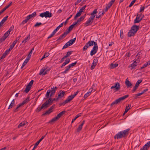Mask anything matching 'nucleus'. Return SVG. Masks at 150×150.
Listing matches in <instances>:
<instances>
[{
	"label": "nucleus",
	"instance_id": "f257e3e1",
	"mask_svg": "<svg viewBox=\"0 0 150 150\" xmlns=\"http://www.w3.org/2000/svg\"><path fill=\"white\" fill-rule=\"evenodd\" d=\"M129 130V129H128L120 132L114 136V139H119L125 137L128 135Z\"/></svg>",
	"mask_w": 150,
	"mask_h": 150
},
{
	"label": "nucleus",
	"instance_id": "f03ea898",
	"mask_svg": "<svg viewBox=\"0 0 150 150\" xmlns=\"http://www.w3.org/2000/svg\"><path fill=\"white\" fill-rule=\"evenodd\" d=\"M97 9H95L93 12L91 14L90 17L85 23L84 25L86 27L92 24L95 18V14L97 13Z\"/></svg>",
	"mask_w": 150,
	"mask_h": 150
},
{
	"label": "nucleus",
	"instance_id": "7ed1b4c3",
	"mask_svg": "<svg viewBox=\"0 0 150 150\" xmlns=\"http://www.w3.org/2000/svg\"><path fill=\"white\" fill-rule=\"evenodd\" d=\"M139 28V25H133L128 33V36L129 37L134 36Z\"/></svg>",
	"mask_w": 150,
	"mask_h": 150
},
{
	"label": "nucleus",
	"instance_id": "20e7f679",
	"mask_svg": "<svg viewBox=\"0 0 150 150\" xmlns=\"http://www.w3.org/2000/svg\"><path fill=\"white\" fill-rule=\"evenodd\" d=\"M144 16L142 13L138 14L137 15L136 18L134 21V24L138 23L140 22Z\"/></svg>",
	"mask_w": 150,
	"mask_h": 150
},
{
	"label": "nucleus",
	"instance_id": "39448f33",
	"mask_svg": "<svg viewBox=\"0 0 150 150\" xmlns=\"http://www.w3.org/2000/svg\"><path fill=\"white\" fill-rule=\"evenodd\" d=\"M51 90H48L47 91L46 94V97L47 98H49V97H51L55 92L56 91L54 89V87L51 88Z\"/></svg>",
	"mask_w": 150,
	"mask_h": 150
},
{
	"label": "nucleus",
	"instance_id": "423d86ee",
	"mask_svg": "<svg viewBox=\"0 0 150 150\" xmlns=\"http://www.w3.org/2000/svg\"><path fill=\"white\" fill-rule=\"evenodd\" d=\"M39 16L43 18H50L52 16V13L48 11H46L45 12L41 13Z\"/></svg>",
	"mask_w": 150,
	"mask_h": 150
},
{
	"label": "nucleus",
	"instance_id": "0eeeda50",
	"mask_svg": "<svg viewBox=\"0 0 150 150\" xmlns=\"http://www.w3.org/2000/svg\"><path fill=\"white\" fill-rule=\"evenodd\" d=\"M48 107L46 102H45L43 104L41 107H38L36 110V111L39 112L41 111V110L43 109H46Z\"/></svg>",
	"mask_w": 150,
	"mask_h": 150
},
{
	"label": "nucleus",
	"instance_id": "6e6552de",
	"mask_svg": "<svg viewBox=\"0 0 150 150\" xmlns=\"http://www.w3.org/2000/svg\"><path fill=\"white\" fill-rule=\"evenodd\" d=\"M73 95H71V96L68 97L65 100V101L61 104L62 105H65V104L69 102L74 97Z\"/></svg>",
	"mask_w": 150,
	"mask_h": 150
},
{
	"label": "nucleus",
	"instance_id": "1a4fd4ad",
	"mask_svg": "<svg viewBox=\"0 0 150 150\" xmlns=\"http://www.w3.org/2000/svg\"><path fill=\"white\" fill-rule=\"evenodd\" d=\"M58 99L59 98L58 97L57 98H54L53 99H52L51 98H50L48 100H47L45 102L47 103L48 107H49L50 105L52 104L53 101L55 100L57 101L58 100Z\"/></svg>",
	"mask_w": 150,
	"mask_h": 150
},
{
	"label": "nucleus",
	"instance_id": "9d476101",
	"mask_svg": "<svg viewBox=\"0 0 150 150\" xmlns=\"http://www.w3.org/2000/svg\"><path fill=\"white\" fill-rule=\"evenodd\" d=\"M98 49V46L97 44L94 46L90 52V55L92 56L95 54L97 52Z\"/></svg>",
	"mask_w": 150,
	"mask_h": 150
},
{
	"label": "nucleus",
	"instance_id": "9b49d317",
	"mask_svg": "<svg viewBox=\"0 0 150 150\" xmlns=\"http://www.w3.org/2000/svg\"><path fill=\"white\" fill-rule=\"evenodd\" d=\"M129 96L128 95H127L123 96L120 97L119 98L115 100L116 103L117 104L120 103L123 100L125 99L126 98L128 97Z\"/></svg>",
	"mask_w": 150,
	"mask_h": 150
},
{
	"label": "nucleus",
	"instance_id": "f8f14e48",
	"mask_svg": "<svg viewBox=\"0 0 150 150\" xmlns=\"http://www.w3.org/2000/svg\"><path fill=\"white\" fill-rule=\"evenodd\" d=\"M47 134V133H46L45 135L43 136L35 144L34 147L32 150H34L36 149L40 142L45 137Z\"/></svg>",
	"mask_w": 150,
	"mask_h": 150
},
{
	"label": "nucleus",
	"instance_id": "ddd939ff",
	"mask_svg": "<svg viewBox=\"0 0 150 150\" xmlns=\"http://www.w3.org/2000/svg\"><path fill=\"white\" fill-rule=\"evenodd\" d=\"M50 69H46L44 68V69H41L39 73V75H45L47 74V71L50 70Z\"/></svg>",
	"mask_w": 150,
	"mask_h": 150
},
{
	"label": "nucleus",
	"instance_id": "4468645a",
	"mask_svg": "<svg viewBox=\"0 0 150 150\" xmlns=\"http://www.w3.org/2000/svg\"><path fill=\"white\" fill-rule=\"evenodd\" d=\"M150 147V141L148 142L140 150H147Z\"/></svg>",
	"mask_w": 150,
	"mask_h": 150
},
{
	"label": "nucleus",
	"instance_id": "2eb2a0df",
	"mask_svg": "<svg viewBox=\"0 0 150 150\" xmlns=\"http://www.w3.org/2000/svg\"><path fill=\"white\" fill-rule=\"evenodd\" d=\"M54 105H52L50 108L48 110L46 111L43 114V115H45L50 114L51 112H52V110L54 108Z\"/></svg>",
	"mask_w": 150,
	"mask_h": 150
},
{
	"label": "nucleus",
	"instance_id": "dca6fc26",
	"mask_svg": "<svg viewBox=\"0 0 150 150\" xmlns=\"http://www.w3.org/2000/svg\"><path fill=\"white\" fill-rule=\"evenodd\" d=\"M12 2H11L9 4L4 8L0 11V15L2 14L7 8H8L12 4Z\"/></svg>",
	"mask_w": 150,
	"mask_h": 150
},
{
	"label": "nucleus",
	"instance_id": "f3484780",
	"mask_svg": "<svg viewBox=\"0 0 150 150\" xmlns=\"http://www.w3.org/2000/svg\"><path fill=\"white\" fill-rule=\"evenodd\" d=\"M67 34V32H64L63 34L60 36L59 38L57 40V41L62 40L66 36Z\"/></svg>",
	"mask_w": 150,
	"mask_h": 150
},
{
	"label": "nucleus",
	"instance_id": "a211bd4d",
	"mask_svg": "<svg viewBox=\"0 0 150 150\" xmlns=\"http://www.w3.org/2000/svg\"><path fill=\"white\" fill-rule=\"evenodd\" d=\"M87 44L88 45L89 47L90 46H92L93 45L95 46L97 44L96 42L93 40L89 41L87 43Z\"/></svg>",
	"mask_w": 150,
	"mask_h": 150
},
{
	"label": "nucleus",
	"instance_id": "6ab92c4d",
	"mask_svg": "<svg viewBox=\"0 0 150 150\" xmlns=\"http://www.w3.org/2000/svg\"><path fill=\"white\" fill-rule=\"evenodd\" d=\"M65 93V91H61L58 93V98H61L64 96V94Z\"/></svg>",
	"mask_w": 150,
	"mask_h": 150
},
{
	"label": "nucleus",
	"instance_id": "aec40b11",
	"mask_svg": "<svg viewBox=\"0 0 150 150\" xmlns=\"http://www.w3.org/2000/svg\"><path fill=\"white\" fill-rule=\"evenodd\" d=\"M120 84L118 82L115 83L114 85L115 87V89L116 90L115 91H118L120 88Z\"/></svg>",
	"mask_w": 150,
	"mask_h": 150
},
{
	"label": "nucleus",
	"instance_id": "412c9836",
	"mask_svg": "<svg viewBox=\"0 0 150 150\" xmlns=\"http://www.w3.org/2000/svg\"><path fill=\"white\" fill-rule=\"evenodd\" d=\"M125 84L127 88H129L132 85V83L128 80V78L126 80Z\"/></svg>",
	"mask_w": 150,
	"mask_h": 150
},
{
	"label": "nucleus",
	"instance_id": "4be33fe9",
	"mask_svg": "<svg viewBox=\"0 0 150 150\" xmlns=\"http://www.w3.org/2000/svg\"><path fill=\"white\" fill-rule=\"evenodd\" d=\"M70 60V59H66L65 62L62 64V65L61 67V68H62L64 66L67 64H68L69 63Z\"/></svg>",
	"mask_w": 150,
	"mask_h": 150
},
{
	"label": "nucleus",
	"instance_id": "5701e85b",
	"mask_svg": "<svg viewBox=\"0 0 150 150\" xmlns=\"http://www.w3.org/2000/svg\"><path fill=\"white\" fill-rule=\"evenodd\" d=\"M9 34H9V33H8L6 32L4 33V35L1 37V38L4 41L7 38Z\"/></svg>",
	"mask_w": 150,
	"mask_h": 150
},
{
	"label": "nucleus",
	"instance_id": "b1692460",
	"mask_svg": "<svg viewBox=\"0 0 150 150\" xmlns=\"http://www.w3.org/2000/svg\"><path fill=\"white\" fill-rule=\"evenodd\" d=\"M29 97H27L25 100H24L22 103H21L22 105L24 104L27 103L29 101Z\"/></svg>",
	"mask_w": 150,
	"mask_h": 150
},
{
	"label": "nucleus",
	"instance_id": "393cba45",
	"mask_svg": "<svg viewBox=\"0 0 150 150\" xmlns=\"http://www.w3.org/2000/svg\"><path fill=\"white\" fill-rule=\"evenodd\" d=\"M65 113L66 111L65 110L63 111L58 114L57 116L59 119Z\"/></svg>",
	"mask_w": 150,
	"mask_h": 150
},
{
	"label": "nucleus",
	"instance_id": "a878e982",
	"mask_svg": "<svg viewBox=\"0 0 150 150\" xmlns=\"http://www.w3.org/2000/svg\"><path fill=\"white\" fill-rule=\"evenodd\" d=\"M150 64V61H149L147 63L144 64V65L141 67V69H142L148 66Z\"/></svg>",
	"mask_w": 150,
	"mask_h": 150
},
{
	"label": "nucleus",
	"instance_id": "bb28decb",
	"mask_svg": "<svg viewBox=\"0 0 150 150\" xmlns=\"http://www.w3.org/2000/svg\"><path fill=\"white\" fill-rule=\"evenodd\" d=\"M31 88V87L28 85H27L26 87V88L24 90V91L26 93H28L30 90Z\"/></svg>",
	"mask_w": 150,
	"mask_h": 150
},
{
	"label": "nucleus",
	"instance_id": "cd10ccee",
	"mask_svg": "<svg viewBox=\"0 0 150 150\" xmlns=\"http://www.w3.org/2000/svg\"><path fill=\"white\" fill-rule=\"evenodd\" d=\"M111 4H110V3L108 4L107 5L106 7L104 9V11L105 12L107 11L108 9L110 8V7L112 6Z\"/></svg>",
	"mask_w": 150,
	"mask_h": 150
},
{
	"label": "nucleus",
	"instance_id": "c85d7f7f",
	"mask_svg": "<svg viewBox=\"0 0 150 150\" xmlns=\"http://www.w3.org/2000/svg\"><path fill=\"white\" fill-rule=\"evenodd\" d=\"M137 66V64L136 63H135L134 62L133 63L131 64H130L129 67H131V69H132L134 68L136 66Z\"/></svg>",
	"mask_w": 150,
	"mask_h": 150
},
{
	"label": "nucleus",
	"instance_id": "c756f323",
	"mask_svg": "<svg viewBox=\"0 0 150 150\" xmlns=\"http://www.w3.org/2000/svg\"><path fill=\"white\" fill-rule=\"evenodd\" d=\"M86 14H85L83 16H82L80 17L77 21L78 23L81 22V21L83 20L85 17Z\"/></svg>",
	"mask_w": 150,
	"mask_h": 150
},
{
	"label": "nucleus",
	"instance_id": "7c9ffc66",
	"mask_svg": "<svg viewBox=\"0 0 150 150\" xmlns=\"http://www.w3.org/2000/svg\"><path fill=\"white\" fill-rule=\"evenodd\" d=\"M15 104V101L14 99H13L11 101V103L9 105L8 108V109H9L11 108Z\"/></svg>",
	"mask_w": 150,
	"mask_h": 150
},
{
	"label": "nucleus",
	"instance_id": "2f4dec72",
	"mask_svg": "<svg viewBox=\"0 0 150 150\" xmlns=\"http://www.w3.org/2000/svg\"><path fill=\"white\" fill-rule=\"evenodd\" d=\"M118 66V64L117 63L113 64L111 63L110 65V69H112L117 67Z\"/></svg>",
	"mask_w": 150,
	"mask_h": 150
},
{
	"label": "nucleus",
	"instance_id": "473e14b6",
	"mask_svg": "<svg viewBox=\"0 0 150 150\" xmlns=\"http://www.w3.org/2000/svg\"><path fill=\"white\" fill-rule=\"evenodd\" d=\"M26 122H26L23 121V122L21 123L18 126V128H20L21 127L24 126L26 124Z\"/></svg>",
	"mask_w": 150,
	"mask_h": 150
},
{
	"label": "nucleus",
	"instance_id": "72a5a7b5",
	"mask_svg": "<svg viewBox=\"0 0 150 150\" xmlns=\"http://www.w3.org/2000/svg\"><path fill=\"white\" fill-rule=\"evenodd\" d=\"M8 17V16H6V17H4L0 22V23L3 25L4 23L6 21Z\"/></svg>",
	"mask_w": 150,
	"mask_h": 150
},
{
	"label": "nucleus",
	"instance_id": "f704fd0d",
	"mask_svg": "<svg viewBox=\"0 0 150 150\" xmlns=\"http://www.w3.org/2000/svg\"><path fill=\"white\" fill-rule=\"evenodd\" d=\"M71 45H70L69 42H68L63 47L62 49L66 48Z\"/></svg>",
	"mask_w": 150,
	"mask_h": 150
},
{
	"label": "nucleus",
	"instance_id": "c9c22d12",
	"mask_svg": "<svg viewBox=\"0 0 150 150\" xmlns=\"http://www.w3.org/2000/svg\"><path fill=\"white\" fill-rule=\"evenodd\" d=\"M64 22L61 23L59 26H58L54 30V31L56 33L57 30L62 27L63 25Z\"/></svg>",
	"mask_w": 150,
	"mask_h": 150
},
{
	"label": "nucleus",
	"instance_id": "e433bc0d",
	"mask_svg": "<svg viewBox=\"0 0 150 150\" xmlns=\"http://www.w3.org/2000/svg\"><path fill=\"white\" fill-rule=\"evenodd\" d=\"M76 40V38H75L73 39H71L68 41L70 43V45H71L72 44L74 43Z\"/></svg>",
	"mask_w": 150,
	"mask_h": 150
},
{
	"label": "nucleus",
	"instance_id": "4c0bfd02",
	"mask_svg": "<svg viewBox=\"0 0 150 150\" xmlns=\"http://www.w3.org/2000/svg\"><path fill=\"white\" fill-rule=\"evenodd\" d=\"M81 113H80L76 115L75 118L74 119H73L72 120L71 123H73L77 118L79 117L81 115Z\"/></svg>",
	"mask_w": 150,
	"mask_h": 150
},
{
	"label": "nucleus",
	"instance_id": "58836bf2",
	"mask_svg": "<svg viewBox=\"0 0 150 150\" xmlns=\"http://www.w3.org/2000/svg\"><path fill=\"white\" fill-rule=\"evenodd\" d=\"M49 55H50V54L48 52L45 53L43 57L40 59V60H42V59H43L44 58L47 57Z\"/></svg>",
	"mask_w": 150,
	"mask_h": 150
},
{
	"label": "nucleus",
	"instance_id": "ea45409f",
	"mask_svg": "<svg viewBox=\"0 0 150 150\" xmlns=\"http://www.w3.org/2000/svg\"><path fill=\"white\" fill-rule=\"evenodd\" d=\"M74 27V25H71L69 28L68 30L66 31L68 34L70 31Z\"/></svg>",
	"mask_w": 150,
	"mask_h": 150
},
{
	"label": "nucleus",
	"instance_id": "a19ab883",
	"mask_svg": "<svg viewBox=\"0 0 150 150\" xmlns=\"http://www.w3.org/2000/svg\"><path fill=\"white\" fill-rule=\"evenodd\" d=\"M30 38V35L29 34L28 37H26L25 39L22 42V43H25L28 41L29 40V39Z\"/></svg>",
	"mask_w": 150,
	"mask_h": 150
},
{
	"label": "nucleus",
	"instance_id": "79ce46f5",
	"mask_svg": "<svg viewBox=\"0 0 150 150\" xmlns=\"http://www.w3.org/2000/svg\"><path fill=\"white\" fill-rule=\"evenodd\" d=\"M86 7V5L82 7L79 10V12L81 14L82 12H83V11L85 10Z\"/></svg>",
	"mask_w": 150,
	"mask_h": 150
},
{
	"label": "nucleus",
	"instance_id": "37998d69",
	"mask_svg": "<svg viewBox=\"0 0 150 150\" xmlns=\"http://www.w3.org/2000/svg\"><path fill=\"white\" fill-rule=\"evenodd\" d=\"M73 52V51H69L67 52V54L66 55L64 56L65 57L67 58V57H68L69 56L71 55V54H72Z\"/></svg>",
	"mask_w": 150,
	"mask_h": 150
},
{
	"label": "nucleus",
	"instance_id": "c03bdc74",
	"mask_svg": "<svg viewBox=\"0 0 150 150\" xmlns=\"http://www.w3.org/2000/svg\"><path fill=\"white\" fill-rule=\"evenodd\" d=\"M98 59L97 58L96 59H94L93 60V64H94V66H96V65H97V63L98 62Z\"/></svg>",
	"mask_w": 150,
	"mask_h": 150
},
{
	"label": "nucleus",
	"instance_id": "a18cd8bd",
	"mask_svg": "<svg viewBox=\"0 0 150 150\" xmlns=\"http://www.w3.org/2000/svg\"><path fill=\"white\" fill-rule=\"evenodd\" d=\"M130 105H128V106H127L125 108V113H126L129 110L130 108Z\"/></svg>",
	"mask_w": 150,
	"mask_h": 150
},
{
	"label": "nucleus",
	"instance_id": "49530a36",
	"mask_svg": "<svg viewBox=\"0 0 150 150\" xmlns=\"http://www.w3.org/2000/svg\"><path fill=\"white\" fill-rule=\"evenodd\" d=\"M22 106V105L21 104H19L16 108L13 110V112H16L18 111V108Z\"/></svg>",
	"mask_w": 150,
	"mask_h": 150
},
{
	"label": "nucleus",
	"instance_id": "de8ad7c7",
	"mask_svg": "<svg viewBox=\"0 0 150 150\" xmlns=\"http://www.w3.org/2000/svg\"><path fill=\"white\" fill-rule=\"evenodd\" d=\"M28 60L26 59L24 62L23 63L21 67V68L22 69L26 65V64L28 62Z\"/></svg>",
	"mask_w": 150,
	"mask_h": 150
},
{
	"label": "nucleus",
	"instance_id": "09e8293b",
	"mask_svg": "<svg viewBox=\"0 0 150 150\" xmlns=\"http://www.w3.org/2000/svg\"><path fill=\"white\" fill-rule=\"evenodd\" d=\"M81 15V13L79 12L76 13L75 16L74 17V20H76L77 18L80 16Z\"/></svg>",
	"mask_w": 150,
	"mask_h": 150
},
{
	"label": "nucleus",
	"instance_id": "8fccbe9b",
	"mask_svg": "<svg viewBox=\"0 0 150 150\" xmlns=\"http://www.w3.org/2000/svg\"><path fill=\"white\" fill-rule=\"evenodd\" d=\"M56 33V32L54 30L52 33L47 38L49 39L52 37Z\"/></svg>",
	"mask_w": 150,
	"mask_h": 150
},
{
	"label": "nucleus",
	"instance_id": "3c124183",
	"mask_svg": "<svg viewBox=\"0 0 150 150\" xmlns=\"http://www.w3.org/2000/svg\"><path fill=\"white\" fill-rule=\"evenodd\" d=\"M14 28V26L13 25H12L9 28L7 32H8L9 34L10 33V32Z\"/></svg>",
	"mask_w": 150,
	"mask_h": 150
},
{
	"label": "nucleus",
	"instance_id": "603ef678",
	"mask_svg": "<svg viewBox=\"0 0 150 150\" xmlns=\"http://www.w3.org/2000/svg\"><path fill=\"white\" fill-rule=\"evenodd\" d=\"M28 19L26 18V19L23 21H22V23H21L20 25H23L25 23H26L28 21Z\"/></svg>",
	"mask_w": 150,
	"mask_h": 150
},
{
	"label": "nucleus",
	"instance_id": "864d4df0",
	"mask_svg": "<svg viewBox=\"0 0 150 150\" xmlns=\"http://www.w3.org/2000/svg\"><path fill=\"white\" fill-rule=\"evenodd\" d=\"M142 79H139L136 82L135 84L139 86V84L142 82Z\"/></svg>",
	"mask_w": 150,
	"mask_h": 150
},
{
	"label": "nucleus",
	"instance_id": "5fc2aeb1",
	"mask_svg": "<svg viewBox=\"0 0 150 150\" xmlns=\"http://www.w3.org/2000/svg\"><path fill=\"white\" fill-rule=\"evenodd\" d=\"M89 47L88 45L87 44V43L84 46V47L83 48V51H85Z\"/></svg>",
	"mask_w": 150,
	"mask_h": 150
},
{
	"label": "nucleus",
	"instance_id": "6e6d98bb",
	"mask_svg": "<svg viewBox=\"0 0 150 150\" xmlns=\"http://www.w3.org/2000/svg\"><path fill=\"white\" fill-rule=\"evenodd\" d=\"M59 119L58 118L57 116L53 118L51 120V122H54L57 120Z\"/></svg>",
	"mask_w": 150,
	"mask_h": 150
},
{
	"label": "nucleus",
	"instance_id": "4d7b16f0",
	"mask_svg": "<svg viewBox=\"0 0 150 150\" xmlns=\"http://www.w3.org/2000/svg\"><path fill=\"white\" fill-rule=\"evenodd\" d=\"M7 54H6L4 52L2 55V56L0 57V60L4 58Z\"/></svg>",
	"mask_w": 150,
	"mask_h": 150
},
{
	"label": "nucleus",
	"instance_id": "13d9d810",
	"mask_svg": "<svg viewBox=\"0 0 150 150\" xmlns=\"http://www.w3.org/2000/svg\"><path fill=\"white\" fill-rule=\"evenodd\" d=\"M32 53L29 52L27 58L26 59L28 60H29L31 56Z\"/></svg>",
	"mask_w": 150,
	"mask_h": 150
},
{
	"label": "nucleus",
	"instance_id": "bf43d9fd",
	"mask_svg": "<svg viewBox=\"0 0 150 150\" xmlns=\"http://www.w3.org/2000/svg\"><path fill=\"white\" fill-rule=\"evenodd\" d=\"M72 16V15H71L70 17H69L66 20V21H65V22H64V23L65 25H66L68 22V21L69 19H70Z\"/></svg>",
	"mask_w": 150,
	"mask_h": 150
},
{
	"label": "nucleus",
	"instance_id": "052dcab7",
	"mask_svg": "<svg viewBox=\"0 0 150 150\" xmlns=\"http://www.w3.org/2000/svg\"><path fill=\"white\" fill-rule=\"evenodd\" d=\"M42 23H41L37 22L34 25L35 27H37L39 26L40 25H42Z\"/></svg>",
	"mask_w": 150,
	"mask_h": 150
},
{
	"label": "nucleus",
	"instance_id": "680f3d73",
	"mask_svg": "<svg viewBox=\"0 0 150 150\" xmlns=\"http://www.w3.org/2000/svg\"><path fill=\"white\" fill-rule=\"evenodd\" d=\"M120 37L121 39L123 38V32L122 29L120 30Z\"/></svg>",
	"mask_w": 150,
	"mask_h": 150
},
{
	"label": "nucleus",
	"instance_id": "e2e57ef3",
	"mask_svg": "<svg viewBox=\"0 0 150 150\" xmlns=\"http://www.w3.org/2000/svg\"><path fill=\"white\" fill-rule=\"evenodd\" d=\"M77 62H74V63H72L69 64V66H70V67H73L75 65L77 64Z\"/></svg>",
	"mask_w": 150,
	"mask_h": 150
},
{
	"label": "nucleus",
	"instance_id": "0e129e2a",
	"mask_svg": "<svg viewBox=\"0 0 150 150\" xmlns=\"http://www.w3.org/2000/svg\"><path fill=\"white\" fill-rule=\"evenodd\" d=\"M34 81L33 80H32L31 81L29 82V83L28 84V85H29V86H30L31 87L32 86L33 83Z\"/></svg>",
	"mask_w": 150,
	"mask_h": 150
},
{
	"label": "nucleus",
	"instance_id": "69168bd1",
	"mask_svg": "<svg viewBox=\"0 0 150 150\" xmlns=\"http://www.w3.org/2000/svg\"><path fill=\"white\" fill-rule=\"evenodd\" d=\"M82 127L80 125H79L78 128L77 129V131L78 132H79L82 129Z\"/></svg>",
	"mask_w": 150,
	"mask_h": 150
},
{
	"label": "nucleus",
	"instance_id": "338daca9",
	"mask_svg": "<svg viewBox=\"0 0 150 150\" xmlns=\"http://www.w3.org/2000/svg\"><path fill=\"white\" fill-rule=\"evenodd\" d=\"M142 94H143L142 93V92L140 93L136 94H135L136 97H135V98H137V97L140 96L142 95Z\"/></svg>",
	"mask_w": 150,
	"mask_h": 150
},
{
	"label": "nucleus",
	"instance_id": "774afa93",
	"mask_svg": "<svg viewBox=\"0 0 150 150\" xmlns=\"http://www.w3.org/2000/svg\"><path fill=\"white\" fill-rule=\"evenodd\" d=\"M90 95V93H87L84 95V97L86 98Z\"/></svg>",
	"mask_w": 150,
	"mask_h": 150
}]
</instances>
